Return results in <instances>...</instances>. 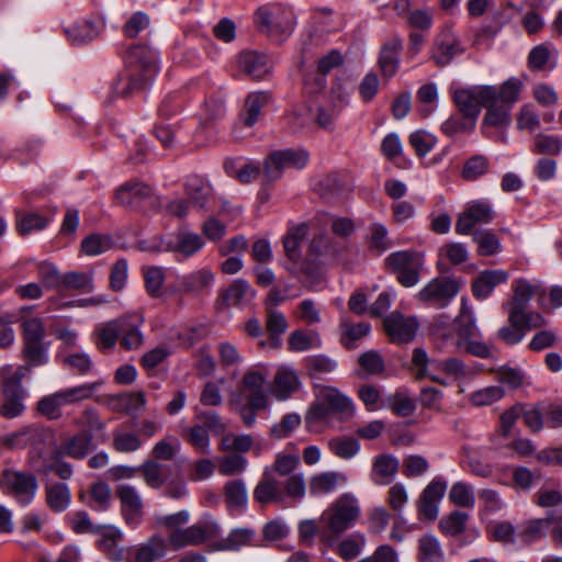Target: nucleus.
<instances>
[{"mask_svg": "<svg viewBox=\"0 0 562 562\" xmlns=\"http://www.w3.org/2000/svg\"><path fill=\"white\" fill-rule=\"evenodd\" d=\"M33 306H22L19 318L22 334L21 357L24 361L13 374L3 376L2 383L24 387L22 380L32 374L33 369L44 367L49 362L50 342L45 340L46 328L43 319L32 315Z\"/></svg>", "mask_w": 562, "mask_h": 562, "instance_id": "nucleus-1", "label": "nucleus"}, {"mask_svg": "<svg viewBox=\"0 0 562 562\" xmlns=\"http://www.w3.org/2000/svg\"><path fill=\"white\" fill-rule=\"evenodd\" d=\"M157 72V53L146 45L130 47L125 56V69L113 85V93L128 98L144 90Z\"/></svg>", "mask_w": 562, "mask_h": 562, "instance_id": "nucleus-2", "label": "nucleus"}, {"mask_svg": "<svg viewBox=\"0 0 562 562\" xmlns=\"http://www.w3.org/2000/svg\"><path fill=\"white\" fill-rule=\"evenodd\" d=\"M524 82L517 77H510L501 86H495V97L486 102V109L481 123V131L490 137L486 130L490 127L501 131L507 130L512 124L513 106L519 101Z\"/></svg>", "mask_w": 562, "mask_h": 562, "instance_id": "nucleus-3", "label": "nucleus"}, {"mask_svg": "<svg viewBox=\"0 0 562 562\" xmlns=\"http://www.w3.org/2000/svg\"><path fill=\"white\" fill-rule=\"evenodd\" d=\"M254 20L258 31L276 43L291 37L297 23L293 9L278 2L260 5Z\"/></svg>", "mask_w": 562, "mask_h": 562, "instance_id": "nucleus-4", "label": "nucleus"}, {"mask_svg": "<svg viewBox=\"0 0 562 562\" xmlns=\"http://www.w3.org/2000/svg\"><path fill=\"white\" fill-rule=\"evenodd\" d=\"M103 384L99 380L91 383L63 389L53 394L43 396L37 402V412L50 420L58 419L61 416L60 408L77 402L88 400Z\"/></svg>", "mask_w": 562, "mask_h": 562, "instance_id": "nucleus-5", "label": "nucleus"}, {"mask_svg": "<svg viewBox=\"0 0 562 562\" xmlns=\"http://www.w3.org/2000/svg\"><path fill=\"white\" fill-rule=\"evenodd\" d=\"M385 268L396 274V280L405 288L419 282V273L424 265L423 256L414 250L391 252L384 260Z\"/></svg>", "mask_w": 562, "mask_h": 562, "instance_id": "nucleus-6", "label": "nucleus"}, {"mask_svg": "<svg viewBox=\"0 0 562 562\" xmlns=\"http://www.w3.org/2000/svg\"><path fill=\"white\" fill-rule=\"evenodd\" d=\"M220 533L221 527L217 521L211 515H204L192 526L170 532L167 542L175 550H179L189 546H199L206 540L218 537Z\"/></svg>", "mask_w": 562, "mask_h": 562, "instance_id": "nucleus-7", "label": "nucleus"}, {"mask_svg": "<svg viewBox=\"0 0 562 562\" xmlns=\"http://www.w3.org/2000/svg\"><path fill=\"white\" fill-rule=\"evenodd\" d=\"M1 490L19 505H30L38 490L36 476L30 472L5 470L0 479Z\"/></svg>", "mask_w": 562, "mask_h": 562, "instance_id": "nucleus-8", "label": "nucleus"}, {"mask_svg": "<svg viewBox=\"0 0 562 562\" xmlns=\"http://www.w3.org/2000/svg\"><path fill=\"white\" fill-rule=\"evenodd\" d=\"M359 514L360 507L357 499L344 495L323 513L321 520L327 531L339 535L353 525Z\"/></svg>", "mask_w": 562, "mask_h": 562, "instance_id": "nucleus-9", "label": "nucleus"}, {"mask_svg": "<svg viewBox=\"0 0 562 562\" xmlns=\"http://www.w3.org/2000/svg\"><path fill=\"white\" fill-rule=\"evenodd\" d=\"M495 97V86H472L453 91L452 99L460 114L477 120L481 108Z\"/></svg>", "mask_w": 562, "mask_h": 562, "instance_id": "nucleus-10", "label": "nucleus"}, {"mask_svg": "<svg viewBox=\"0 0 562 562\" xmlns=\"http://www.w3.org/2000/svg\"><path fill=\"white\" fill-rule=\"evenodd\" d=\"M460 284L457 280L437 277L429 281L417 294V299L436 308L446 307L459 293Z\"/></svg>", "mask_w": 562, "mask_h": 562, "instance_id": "nucleus-11", "label": "nucleus"}, {"mask_svg": "<svg viewBox=\"0 0 562 562\" xmlns=\"http://www.w3.org/2000/svg\"><path fill=\"white\" fill-rule=\"evenodd\" d=\"M494 220V212L487 201H472L458 215L454 231L458 235L473 234L476 225L488 224Z\"/></svg>", "mask_w": 562, "mask_h": 562, "instance_id": "nucleus-12", "label": "nucleus"}, {"mask_svg": "<svg viewBox=\"0 0 562 562\" xmlns=\"http://www.w3.org/2000/svg\"><path fill=\"white\" fill-rule=\"evenodd\" d=\"M116 495L121 503V513L123 519L131 528L140 525L144 516L143 501L137 490L130 484L119 485Z\"/></svg>", "mask_w": 562, "mask_h": 562, "instance_id": "nucleus-13", "label": "nucleus"}, {"mask_svg": "<svg viewBox=\"0 0 562 562\" xmlns=\"http://www.w3.org/2000/svg\"><path fill=\"white\" fill-rule=\"evenodd\" d=\"M383 326L393 342L404 344L415 338L419 325L415 317L395 311L384 318Z\"/></svg>", "mask_w": 562, "mask_h": 562, "instance_id": "nucleus-14", "label": "nucleus"}, {"mask_svg": "<svg viewBox=\"0 0 562 562\" xmlns=\"http://www.w3.org/2000/svg\"><path fill=\"white\" fill-rule=\"evenodd\" d=\"M447 484L441 479H434L422 492L416 505L420 519L434 521L439 514V503L445 496Z\"/></svg>", "mask_w": 562, "mask_h": 562, "instance_id": "nucleus-15", "label": "nucleus"}, {"mask_svg": "<svg viewBox=\"0 0 562 562\" xmlns=\"http://www.w3.org/2000/svg\"><path fill=\"white\" fill-rule=\"evenodd\" d=\"M462 52L463 48L458 36L450 26H446L434 42L431 59L436 65L443 67L450 64L452 59Z\"/></svg>", "mask_w": 562, "mask_h": 562, "instance_id": "nucleus-16", "label": "nucleus"}, {"mask_svg": "<svg viewBox=\"0 0 562 562\" xmlns=\"http://www.w3.org/2000/svg\"><path fill=\"white\" fill-rule=\"evenodd\" d=\"M95 535L100 536L97 541V548L108 560L122 562L125 559V550L120 547L123 533L119 528L114 526H102Z\"/></svg>", "mask_w": 562, "mask_h": 562, "instance_id": "nucleus-17", "label": "nucleus"}, {"mask_svg": "<svg viewBox=\"0 0 562 562\" xmlns=\"http://www.w3.org/2000/svg\"><path fill=\"white\" fill-rule=\"evenodd\" d=\"M186 194L191 206L198 212H205L213 198V188L203 177L192 176L184 183Z\"/></svg>", "mask_w": 562, "mask_h": 562, "instance_id": "nucleus-18", "label": "nucleus"}, {"mask_svg": "<svg viewBox=\"0 0 562 562\" xmlns=\"http://www.w3.org/2000/svg\"><path fill=\"white\" fill-rule=\"evenodd\" d=\"M558 49L552 43H541L531 48L527 66L531 71L551 72L558 66Z\"/></svg>", "mask_w": 562, "mask_h": 562, "instance_id": "nucleus-19", "label": "nucleus"}, {"mask_svg": "<svg viewBox=\"0 0 562 562\" xmlns=\"http://www.w3.org/2000/svg\"><path fill=\"white\" fill-rule=\"evenodd\" d=\"M215 276L209 268L189 272L179 278V284L184 293L195 296L209 294L214 284Z\"/></svg>", "mask_w": 562, "mask_h": 562, "instance_id": "nucleus-20", "label": "nucleus"}, {"mask_svg": "<svg viewBox=\"0 0 562 562\" xmlns=\"http://www.w3.org/2000/svg\"><path fill=\"white\" fill-rule=\"evenodd\" d=\"M2 402L0 404V416L7 419L20 417L25 411L24 400L27 392L24 387L11 386L1 383Z\"/></svg>", "mask_w": 562, "mask_h": 562, "instance_id": "nucleus-21", "label": "nucleus"}, {"mask_svg": "<svg viewBox=\"0 0 562 562\" xmlns=\"http://www.w3.org/2000/svg\"><path fill=\"white\" fill-rule=\"evenodd\" d=\"M241 72L252 79H262L270 71V61L266 54L257 50H244L237 57Z\"/></svg>", "mask_w": 562, "mask_h": 562, "instance_id": "nucleus-22", "label": "nucleus"}, {"mask_svg": "<svg viewBox=\"0 0 562 562\" xmlns=\"http://www.w3.org/2000/svg\"><path fill=\"white\" fill-rule=\"evenodd\" d=\"M508 278V272L502 269L483 270L472 281V294L477 300H485L497 285L506 283Z\"/></svg>", "mask_w": 562, "mask_h": 562, "instance_id": "nucleus-23", "label": "nucleus"}, {"mask_svg": "<svg viewBox=\"0 0 562 562\" xmlns=\"http://www.w3.org/2000/svg\"><path fill=\"white\" fill-rule=\"evenodd\" d=\"M400 468L398 459L390 453L374 457L370 472V480L375 485L385 486L393 482Z\"/></svg>", "mask_w": 562, "mask_h": 562, "instance_id": "nucleus-24", "label": "nucleus"}, {"mask_svg": "<svg viewBox=\"0 0 562 562\" xmlns=\"http://www.w3.org/2000/svg\"><path fill=\"white\" fill-rule=\"evenodd\" d=\"M441 361L442 360L429 359L427 352L422 348L414 349L412 355V366L415 378L417 380L428 378L440 385H447L448 382L446 379L436 373L437 370H441L439 364Z\"/></svg>", "mask_w": 562, "mask_h": 562, "instance_id": "nucleus-25", "label": "nucleus"}, {"mask_svg": "<svg viewBox=\"0 0 562 562\" xmlns=\"http://www.w3.org/2000/svg\"><path fill=\"white\" fill-rule=\"evenodd\" d=\"M402 48L403 43L398 37L391 38L381 47L378 65L384 79L389 80L397 72Z\"/></svg>", "mask_w": 562, "mask_h": 562, "instance_id": "nucleus-26", "label": "nucleus"}, {"mask_svg": "<svg viewBox=\"0 0 562 562\" xmlns=\"http://www.w3.org/2000/svg\"><path fill=\"white\" fill-rule=\"evenodd\" d=\"M254 499L261 505L284 499L282 485L271 474V470H263L262 477L254 490Z\"/></svg>", "mask_w": 562, "mask_h": 562, "instance_id": "nucleus-27", "label": "nucleus"}, {"mask_svg": "<svg viewBox=\"0 0 562 562\" xmlns=\"http://www.w3.org/2000/svg\"><path fill=\"white\" fill-rule=\"evenodd\" d=\"M512 288L513 297L504 307L508 312H512V318H514L517 314L520 315V311L526 310L529 301L538 292L539 286L520 278L513 282Z\"/></svg>", "mask_w": 562, "mask_h": 562, "instance_id": "nucleus-28", "label": "nucleus"}, {"mask_svg": "<svg viewBox=\"0 0 562 562\" xmlns=\"http://www.w3.org/2000/svg\"><path fill=\"white\" fill-rule=\"evenodd\" d=\"M143 318L138 315L121 317L120 344L125 350H135L143 345L140 326Z\"/></svg>", "mask_w": 562, "mask_h": 562, "instance_id": "nucleus-29", "label": "nucleus"}, {"mask_svg": "<svg viewBox=\"0 0 562 562\" xmlns=\"http://www.w3.org/2000/svg\"><path fill=\"white\" fill-rule=\"evenodd\" d=\"M103 27L104 23L101 19L85 20L65 29V34L71 44L82 45L97 38Z\"/></svg>", "mask_w": 562, "mask_h": 562, "instance_id": "nucleus-30", "label": "nucleus"}, {"mask_svg": "<svg viewBox=\"0 0 562 562\" xmlns=\"http://www.w3.org/2000/svg\"><path fill=\"white\" fill-rule=\"evenodd\" d=\"M167 548V540L160 535H154L133 549L132 562H155L166 554Z\"/></svg>", "mask_w": 562, "mask_h": 562, "instance_id": "nucleus-31", "label": "nucleus"}, {"mask_svg": "<svg viewBox=\"0 0 562 562\" xmlns=\"http://www.w3.org/2000/svg\"><path fill=\"white\" fill-rule=\"evenodd\" d=\"M265 376L259 371L248 370L243 379V391L247 392L246 400H250L252 407L266 408L267 396L262 387L265 384Z\"/></svg>", "mask_w": 562, "mask_h": 562, "instance_id": "nucleus-32", "label": "nucleus"}, {"mask_svg": "<svg viewBox=\"0 0 562 562\" xmlns=\"http://www.w3.org/2000/svg\"><path fill=\"white\" fill-rule=\"evenodd\" d=\"M256 296L255 289L245 279L234 280L229 286L222 293L223 302L226 306L244 307L248 305Z\"/></svg>", "mask_w": 562, "mask_h": 562, "instance_id": "nucleus-33", "label": "nucleus"}, {"mask_svg": "<svg viewBox=\"0 0 562 562\" xmlns=\"http://www.w3.org/2000/svg\"><path fill=\"white\" fill-rule=\"evenodd\" d=\"M91 448L92 435L83 431L65 440L56 450L57 454L81 460L90 452Z\"/></svg>", "mask_w": 562, "mask_h": 562, "instance_id": "nucleus-34", "label": "nucleus"}, {"mask_svg": "<svg viewBox=\"0 0 562 562\" xmlns=\"http://www.w3.org/2000/svg\"><path fill=\"white\" fill-rule=\"evenodd\" d=\"M44 491L46 505L53 513H64L70 506L71 493L66 483L47 484Z\"/></svg>", "mask_w": 562, "mask_h": 562, "instance_id": "nucleus-35", "label": "nucleus"}, {"mask_svg": "<svg viewBox=\"0 0 562 562\" xmlns=\"http://www.w3.org/2000/svg\"><path fill=\"white\" fill-rule=\"evenodd\" d=\"M300 387V379L296 372L290 367H281L278 369L274 381L272 393L279 400L288 398L292 393L297 391Z\"/></svg>", "mask_w": 562, "mask_h": 562, "instance_id": "nucleus-36", "label": "nucleus"}, {"mask_svg": "<svg viewBox=\"0 0 562 562\" xmlns=\"http://www.w3.org/2000/svg\"><path fill=\"white\" fill-rule=\"evenodd\" d=\"M271 101V94L267 91H256L248 94L244 104L243 122L247 127L254 126L260 115L261 110Z\"/></svg>", "mask_w": 562, "mask_h": 562, "instance_id": "nucleus-37", "label": "nucleus"}, {"mask_svg": "<svg viewBox=\"0 0 562 562\" xmlns=\"http://www.w3.org/2000/svg\"><path fill=\"white\" fill-rule=\"evenodd\" d=\"M121 317L100 324L95 328V346L101 352L112 351L120 339Z\"/></svg>", "mask_w": 562, "mask_h": 562, "instance_id": "nucleus-38", "label": "nucleus"}, {"mask_svg": "<svg viewBox=\"0 0 562 562\" xmlns=\"http://www.w3.org/2000/svg\"><path fill=\"white\" fill-rule=\"evenodd\" d=\"M255 536L256 532L251 528H236L226 538L214 542L211 547L215 551H237L241 547L252 544Z\"/></svg>", "mask_w": 562, "mask_h": 562, "instance_id": "nucleus-39", "label": "nucleus"}, {"mask_svg": "<svg viewBox=\"0 0 562 562\" xmlns=\"http://www.w3.org/2000/svg\"><path fill=\"white\" fill-rule=\"evenodd\" d=\"M153 193L151 188L139 181H130L121 186L115 192V199L119 203L132 206L139 201L149 198Z\"/></svg>", "mask_w": 562, "mask_h": 562, "instance_id": "nucleus-40", "label": "nucleus"}, {"mask_svg": "<svg viewBox=\"0 0 562 562\" xmlns=\"http://www.w3.org/2000/svg\"><path fill=\"white\" fill-rule=\"evenodd\" d=\"M346 482V476L339 472H322L310 479L308 490L313 496L330 494L340 483Z\"/></svg>", "mask_w": 562, "mask_h": 562, "instance_id": "nucleus-41", "label": "nucleus"}, {"mask_svg": "<svg viewBox=\"0 0 562 562\" xmlns=\"http://www.w3.org/2000/svg\"><path fill=\"white\" fill-rule=\"evenodd\" d=\"M308 227L305 223L291 226L283 237V248L285 256L294 263L300 262L302 258L301 243L307 234Z\"/></svg>", "mask_w": 562, "mask_h": 562, "instance_id": "nucleus-42", "label": "nucleus"}, {"mask_svg": "<svg viewBox=\"0 0 562 562\" xmlns=\"http://www.w3.org/2000/svg\"><path fill=\"white\" fill-rule=\"evenodd\" d=\"M203 246L204 240L200 235L182 231L177 234L175 241L168 244V249L189 258L199 252Z\"/></svg>", "mask_w": 562, "mask_h": 562, "instance_id": "nucleus-43", "label": "nucleus"}, {"mask_svg": "<svg viewBox=\"0 0 562 562\" xmlns=\"http://www.w3.org/2000/svg\"><path fill=\"white\" fill-rule=\"evenodd\" d=\"M224 495L227 508L231 512L241 513L248 503V493L243 480H233L225 484Z\"/></svg>", "mask_w": 562, "mask_h": 562, "instance_id": "nucleus-44", "label": "nucleus"}, {"mask_svg": "<svg viewBox=\"0 0 562 562\" xmlns=\"http://www.w3.org/2000/svg\"><path fill=\"white\" fill-rule=\"evenodd\" d=\"M418 562H443L445 552L437 537L431 533L422 536L417 547Z\"/></svg>", "mask_w": 562, "mask_h": 562, "instance_id": "nucleus-45", "label": "nucleus"}, {"mask_svg": "<svg viewBox=\"0 0 562 562\" xmlns=\"http://www.w3.org/2000/svg\"><path fill=\"white\" fill-rule=\"evenodd\" d=\"M322 339L316 331L303 329L294 330L288 338V349L294 352H303L310 349L321 348Z\"/></svg>", "mask_w": 562, "mask_h": 562, "instance_id": "nucleus-46", "label": "nucleus"}, {"mask_svg": "<svg viewBox=\"0 0 562 562\" xmlns=\"http://www.w3.org/2000/svg\"><path fill=\"white\" fill-rule=\"evenodd\" d=\"M454 323L457 334L463 340L467 341L477 335L479 328L475 325V317L472 308L467 304V299H462L461 310Z\"/></svg>", "mask_w": 562, "mask_h": 562, "instance_id": "nucleus-47", "label": "nucleus"}, {"mask_svg": "<svg viewBox=\"0 0 562 562\" xmlns=\"http://www.w3.org/2000/svg\"><path fill=\"white\" fill-rule=\"evenodd\" d=\"M416 99L420 103L418 111L423 117H428L438 108L439 92L437 85L428 82L420 86L416 92Z\"/></svg>", "mask_w": 562, "mask_h": 562, "instance_id": "nucleus-48", "label": "nucleus"}, {"mask_svg": "<svg viewBox=\"0 0 562 562\" xmlns=\"http://www.w3.org/2000/svg\"><path fill=\"white\" fill-rule=\"evenodd\" d=\"M549 529L548 515L544 518H533L520 526L518 537L525 543H532L543 539Z\"/></svg>", "mask_w": 562, "mask_h": 562, "instance_id": "nucleus-49", "label": "nucleus"}, {"mask_svg": "<svg viewBox=\"0 0 562 562\" xmlns=\"http://www.w3.org/2000/svg\"><path fill=\"white\" fill-rule=\"evenodd\" d=\"M49 223L47 217L33 212L15 211V227L21 236L45 228Z\"/></svg>", "mask_w": 562, "mask_h": 562, "instance_id": "nucleus-50", "label": "nucleus"}, {"mask_svg": "<svg viewBox=\"0 0 562 562\" xmlns=\"http://www.w3.org/2000/svg\"><path fill=\"white\" fill-rule=\"evenodd\" d=\"M168 467L153 460L145 461L139 465L145 483L151 488H160L168 480Z\"/></svg>", "mask_w": 562, "mask_h": 562, "instance_id": "nucleus-51", "label": "nucleus"}, {"mask_svg": "<svg viewBox=\"0 0 562 562\" xmlns=\"http://www.w3.org/2000/svg\"><path fill=\"white\" fill-rule=\"evenodd\" d=\"M328 449L336 457L349 460L360 451V442L353 437L336 436L328 440Z\"/></svg>", "mask_w": 562, "mask_h": 562, "instance_id": "nucleus-52", "label": "nucleus"}, {"mask_svg": "<svg viewBox=\"0 0 562 562\" xmlns=\"http://www.w3.org/2000/svg\"><path fill=\"white\" fill-rule=\"evenodd\" d=\"M371 330L369 323H351L344 321L340 325V342L347 349H353L356 341L367 336Z\"/></svg>", "mask_w": 562, "mask_h": 562, "instance_id": "nucleus-53", "label": "nucleus"}, {"mask_svg": "<svg viewBox=\"0 0 562 562\" xmlns=\"http://www.w3.org/2000/svg\"><path fill=\"white\" fill-rule=\"evenodd\" d=\"M325 403L330 414L340 415L342 418H349L355 413L352 401L338 390H329L325 396Z\"/></svg>", "mask_w": 562, "mask_h": 562, "instance_id": "nucleus-54", "label": "nucleus"}, {"mask_svg": "<svg viewBox=\"0 0 562 562\" xmlns=\"http://www.w3.org/2000/svg\"><path fill=\"white\" fill-rule=\"evenodd\" d=\"M94 272L70 271L63 274V288L67 290H78L83 293H90L94 290Z\"/></svg>", "mask_w": 562, "mask_h": 562, "instance_id": "nucleus-55", "label": "nucleus"}, {"mask_svg": "<svg viewBox=\"0 0 562 562\" xmlns=\"http://www.w3.org/2000/svg\"><path fill=\"white\" fill-rule=\"evenodd\" d=\"M473 241L477 245L480 256H493L502 250L499 238L491 231H477L473 234Z\"/></svg>", "mask_w": 562, "mask_h": 562, "instance_id": "nucleus-56", "label": "nucleus"}, {"mask_svg": "<svg viewBox=\"0 0 562 562\" xmlns=\"http://www.w3.org/2000/svg\"><path fill=\"white\" fill-rule=\"evenodd\" d=\"M113 246L114 241L108 234H91L81 241V250L87 256L101 255Z\"/></svg>", "mask_w": 562, "mask_h": 562, "instance_id": "nucleus-57", "label": "nucleus"}, {"mask_svg": "<svg viewBox=\"0 0 562 562\" xmlns=\"http://www.w3.org/2000/svg\"><path fill=\"white\" fill-rule=\"evenodd\" d=\"M490 166V159L485 155H473L463 165L462 178L467 181H475L487 173Z\"/></svg>", "mask_w": 562, "mask_h": 562, "instance_id": "nucleus-58", "label": "nucleus"}, {"mask_svg": "<svg viewBox=\"0 0 562 562\" xmlns=\"http://www.w3.org/2000/svg\"><path fill=\"white\" fill-rule=\"evenodd\" d=\"M184 440H187L198 452L203 454H210L211 440L207 429L205 426L200 424L193 425L188 428L183 434Z\"/></svg>", "mask_w": 562, "mask_h": 562, "instance_id": "nucleus-59", "label": "nucleus"}, {"mask_svg": "<svg viewBox=\"0 0 562 562\" xmlns=\"http://www.w3.org/2000/svg\"><path fill=\"white\" fill-rule=\"evenodd\" d=\"M439 256L441 258L438 262L439 267L443 265L442 260H447L450 265L459 266L469 259V251L462 243L451 241L440 247Z\"/></svg>", "mask_w": 562, "mask_h": 562, "instance_id": "nucleus-60", "label": "nucleus"}, {"mask_svg": "<svg viewBox=\"0 0 562 562\" xmlns=\"http://www.w3.org/2000/svg\"><path fill=\"white\" fill-rule=\"evenodd\" d=\"M469 515L463 512L453 510L439 522L440 530L450 537H457L465 529Z\"/></svg>", "mask_w": 562, "mask_h": 562, "instance_id": "nucleus-61", "label": "nucleus"}, {"mask_svg": "<svg viewBox=\"0 0 562 562\" xmlns=\"http://www.w3.org/2000/svg\"><path fill=\"white\" fill-rule=\"evenodd\" d=\"M505 396V390L501 385H490L473 392L470 402L477 407L492 405Z\"/></svg>", "mask_w": 562, "mask_h": 562, "instance_id": "nucleus-62", "label": "nucleus"}, {"mask_svg": "<svg viewBox=\"0 0 562 562\" xmlns=\"http://www.w3.org/2000/svg\"><path fill=\"white\" fill-rule=\"evenodd\" d=\"M305 366L311 376L319 378L333 372L337 368V361L325 355H314L305 359Z\"/></svg>", "mask_w": 562, "mask_h": 562, "instance_id": "nucleus-63", "label": "nucleus"}, {"mask_svg": "<svg viewBox=\"0 0 562 562\" xmlns=\"http://www.w3.org/2000/svg\"><path fill=\"white\" fill-rule=\"evenodd\" d=\"M476 121L461 115H451L441 124V131L449 137L474 130Z\"/></svg>", "mask_w": 562, "mask_h": 562, "instance_id": "nucleus-64", "label": "nucleus"}]
</instances>
